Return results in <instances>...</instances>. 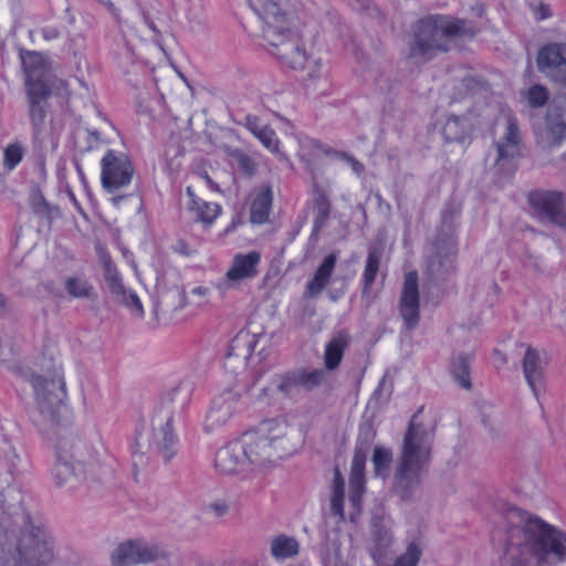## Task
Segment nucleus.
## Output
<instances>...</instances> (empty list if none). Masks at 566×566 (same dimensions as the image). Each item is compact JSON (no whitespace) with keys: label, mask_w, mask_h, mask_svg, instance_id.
Returning <instances> with one entry per match:
<instances>
[{"label":"nucleus","mask_w":566,"mask_h":566,"mask_svg":"<svg viewBox=\"0 0 566 566\" xmlns=\"http://www.w3.org/2000/svg\"><path fill=\"white\" fill-rule=\"evenodd\" d=\"M111 292L120 303L130 310V312L143 317L145 314L143 303L135 291L126 289L122 280L114 275L111 281Z\"/></svg>","instance_id":"35"},{"label":"nucleus","mask_w":566,"mask_h":566,"mask_svg":"<svg viewBox=\"0 0 566 566\" xmlns=\"http://www.w3.org/2000/svg\"><path fill=\"white\" fill-rule=\"evenodd\" d=\"M24 148L20 142L10 143L3 151V166L13 170L23 159Z\"/></svg>","instance_id":"43"},{"label":"nucleus","mask_w":566,"mask_h":566,"mask_svg":"<svg viewBox=\"0 0 566 566\" xmlns=\"http://www.w3.org/2000/svg\"><path fill=\"white\" fill-rule=\"evenodd\" d=\"M340 481H343V482H344V480H343V478H342V474H340L339 470H338V469H336V470H335V478H334V488H335L336 485H339Z\"/></svg>","instance_id":"58"},{"label":"nucleus","mask_w":566,"mask_h":566,"mask_svg":"<svg viewBox=\"0 0 566 566\" xmlns=\"http://www.w3.org/2000/svg\"><path fill=\"white\" fill-rule=\"evenodd\" d=\"M272 205V190L269 186H262L255 190L252 202L250 221L262 224L268 221Z\"/></svg>","instance_id":"34"},{"label":"nucleus","mask_w":566,"mask_h":566,"mask_svg":"<svg viewBox=\"0 0 566 566\" xmlns=\"http://www.w3.org/2000/svg\"><path fill=\"white\" fill-rule=\"evenodd\" d=\"M101 2H103L106 7H108L109 9H113L114 8V4L112 1L109 0H99Z\"/></svg>","instance_id":"63"},{"label":"nucleus","mask_w":566,"mask_h":566,"mask_svg":"<svg viewBox=\"0 0 566 566\" xmlns=\"http://www.w3.org/2000/svg\"><path fill=\"white\" fill-rule=\"evenodd\" d=\"M255 13L261 36L270 54L294 70L316 64V46L306 45L293 28L291 0H245Z\"/></svg>","instance_id":"2"},{"label":"nucleus","mask_w":566,"mask_h":566,"mask_svg":"<svg viewBox=\"0 0 566 566\" xmlns=\"http://www.w3.org/2000/svg\"><path fill=\"white\" fill-rule=\"evenodd\" d=\"M189 400V390L177 387L166 392L154 407L150 417L149 448L157 450L165 461L177 452L178 439L171 426Z\"/></svg>","instance_id":"9"},{"label":"nucleus","mask_w":566,"mask_h":566,"mask_svg":"<svg viewBox=\"0 0 566 566\" xmlns=\"http://www.w3.org/2000/svg\"><path fill=\"white\" fill-rule=\"evenodd\" d=\"M97 452L72 432L60 433L55 443V463L52 476L56 485H65L72 480L86 481L93 474Z\"/></svg>","instance_id":"8"},{"label":"nucleus","mask_w":566,"mask_h":566,"mask_svg":"<svg viewBox=\"0 0 566 566\" xmlns=\"http://www.w3.org/2000/svg\"><path fill=\"white\" fill-rule=\"evenodd\" d=\"M256 138L268 150L286 159L285 155L280 149V140L272 128L269 126L263 127V130L259 132Z\"/></svg>","instance_id":"44"},{"label":"nucleus","mask_w":566,"mask_h":566,"mask_svg":"<svg viewBox=\"0 0 566 566\" xmlns=\"http://www.w3.org/2000/svg\"><path fill=\"white\" fill-rule=\"evenodd\" d=\"M522 369L528 387L537 398L544 386V366L539 352L531 345L526 346V350L522 359Z\"/></svg>","instance_id":"26"},{"label":"nucleus","mask_w":566,"mask_h":566,"mask_svg":"<svg viewBox=\"0 0 566 566\" xmlns=\"http://www.w3.org/2000/svg\"><path fill=\"white\" fill-rule=\"evenodd\" d=\"M316 231H318V217H316L314 220H313V230H312V234H315Z\"/></svg>","instance_id":"60"},{"label":"nucleus","mask_w":566,"mask_h":566,"mask_svg":"<svg viewBox=\"0 0 566 566\" xmlns=\"http://www.w3.org/2000/svg\"><path fill=\"white\" fill-rule=\"evenodd\" d=\"M399 312L408 329H413L418 325L420 319V301L418 275L416 272H409L405 277Z\"/></svg>","instance_id":"21"},{"label":"nucleus","mask_w":566,"mask_h":566,"mask_svg":"<svg viewBox=\"0 0 566 566\" xmlns=\"http://www.w3.org/2000/svg\"><path fill=\"white\" fill-rule=\"evenodd\" d=\"M12 528L0 534V566H53L50 535L22 509L14 513Z\"/></svg>","instance_id":"4"},{"label":"nucleus","mask_w":566,"mask_h":566,"mask_svg":"<svg viewBox=\"0 0 566 566\" xmlns=\"http://www.w3.org/2000/svg\"><path fill=\"white\" fill-rule=\"evenodd\" d=\"M158 12L151 8L140 9V25L138 29H135L128 24L122 27L123 33L127 36L130 33H135L137 38L142 41H150L154 43L160 51H164L163 46V34L159 27V18Z\"/></svg>","instance_id":"24"},{"label":"nucleus","mask_w":566,"mask_h":566,"mask_svg":"<svg viewBox=\"0 0 566 566\" xmlns=\"http://www.w3.org/2000/svg\"><path fill=\"white\" fill-rule=\"evenodd\" d=\"M133 175L134 167L126 154L114 149L105 153L101 160V180L105 190L115 192L127 187Z\"/></svg>","instance_id":"12"},{"label":"nucleus","mask_w":566,"mask_h":566,"mask_svg":"<svg viewBox=\"0 0 566 566\" xmlns=\"http://www.w3.org/2000/svg\"><path fill=\"white\" fill-rule=\"evenodd\" d=\"M6 307V298L2 294H0V311H2Z\"/></svg>","instance_id":"62"},{"label":"nucleus","mask_w":566,"mask_h":566,"mask_svg":"<svg viewBox=\"0 0 566 566\" xmlns=\"http://www.w3.org/2000/svg\"><path fill=\"white\" fill-rule=\"evenodd\" d=\"M350 7L358 12L373 14V11L379 13V10L373 6L371 0H350Z\"/></svg>","instance_id":"48"},{"label":"nucleus","mask_w":566,"mask_h":566,"mask_svg":"<svg viewBox=\"0 0 566 566\" xmlns=\"http://www.w3.org/2000/svg\"><path fill=\"white\" fill-rule=\"evenodd\" d=\"M298 157L304 163L305 168L314 174L316 157L318 154L317 143L310 137H300L298 139Z\"/></svg>","instance_id":"40"},{"label":"nucleus","mask_w":566,"mask_h":566,"mask_svg":"<svg viewBox=\"0 0 566 566\" xmlns=\"http://www.w3.org/2000/svg\"><path fill=\"white\" fill-rule=\"evenodd\" d=\"M331 213V203L327 197L321 192V228L324 222L328 219Z\"/></svg>","instance_id":"50"},{"label":"nucleus","mask_w":566,"mask_h":566,"mask_svg":"<svg viewBox=\"0 0 566 566\" xmlns=\"http://www.w3.org/2000/svg\"><path fill=\"white\" fill-rule=\"evenodd\" d=\"M247 128L256 137L260 130H263L264 125H261L255 116H247Z\"/></svg>","instance_id":"51"},{"label":"nucleus","mask_w":566,"mask_h":566,"mask_svg":"<svg viewBox=\"0 0 566 566\" xmlns=\"http://www.w3.org/2000/svg\"><path fill=\"white\" fill-rule=\"evenodd\" d=\"M331 511L333 515L338 516L339 522L345 521L344 515V482L340 481L339 485H336L333 489V494L331 497Z\"/></svg>","instance_id":"45"},{"label":"nucleus","mask_w":566,"mask_h":566,"mask_svg":"<svg viewBox=\"0 0 566 566\" xmlns=\"http://www.w3.org/2000/svg\"><path fill=\"white\" fill-rule=\"evenodd\" d=\"M29 101V118L33 132V138L36 142H43L45 130L46 107L45 102L50 96V91H35L31 88L27 92Z\"/></svg>","instance_id":"25"},{"label":"nucleus","mask_w":566,"mask_h":566,"mask_svg":"<svg viewBox=\"0 0 566 566\" xmlns=\"http://www.w3.org/2000/svg\"><path fill=\"white\" fill-rule=\"evenodd\" d=\"M306 438L303 428L296 430L287 415L265 418L220 448L214 467L223 474L242 476L263 472L296 453Z\"/></svg>","instance_id":"1"},{"label":"nucleus","mask_w":566,"mask_h":566,"mask_svg":"<svg viewBox=\"0 0 566 566\" xmlns=\"http://www.w3.org/2000/svg\"><path fill=\"white\" fill-rule=\"evenodd\" d=\"M382 382H384V379L380 381V384L378 385L377 389L375 390V392H374L375 395L380 392Z\"/></svg>","instance_id":"64"},{"label":"nucleus","mask_w":566,"mask_h":566,"mask_svg":"<svg viewBox=\"0 0 566 566\" xmlns=\"http://www.w3.org/2000/svg\"><path fill=\"white\" fill-rule=\"evenodd\" d=\"M188 20L196 24H200L203 21V12L201 8L189 9L187 13Z\"/></svg>","instance_id":"53"},{"label":"nucleus","mask_w":566,"mask_h":566,"mask_svg":"<svg viewBox=\"0 0 566 566\" xmlns=\"http://www.w3.org/2000/svg\"><path fill=\"white\" fill-rule=\"evenodd\" d=\"M527 203L541 222L566 232V195L560 190L536 188L527 193Z\"/></svg>","instance_id":"11"},{"label":"nucleus","mask_w":566,"mask_h":566,"mask_svg":"<svg viewBox=\"0 0 566 566\" xmlns=\"http://www.w3.org/2000/svg\"><path fill=\"white\" fill-rule=\"evenodd\" d=\"M525 98L531 108H541L549 101L548 88L542 84H533L525 92Z\"/></svg>","instance_id":"42"},{"label":"nucleus","mask_w":566,"mask_h":566,"mask_svg":"<svg viewBox=\"0 0 566 566\" xmlns=\"http://www.w3.org/2000/svg\"><path fill=\"white\" fill-rule=\"evenodd\" d=\"M415 413L405 432L401 453L394 474V493L402 501L410 502L421 485V474L431 458L433 434L421 423Z\"/></svg>","instance_id":"5"},{"label":"nucleus","mask_w":566,"mask_h":566,"mask_svg":"<svg viewBox=\"0 0 566 566\" xmlns=\"http://www.w3.org/2000/svg\"><path fill=\"white\" fill-rule=\"evenodd\" d=\"M471 124L465 116L450 115L442 127V136L446 143H464L471 134Z\"/></svg>","instance_id":"33"},{"label":"nucleus","mask_w":566,"mask_h":566,"mask_svg":"<svg viewBox=\"0 0 566 566\" xmlns=\"http://www.w3.org/2000/svg\"><path fill=\"white\" fill-rule=\"evenodd\" d=\"M255 346V335L245 331L239 332L229 345L224 358V368L232 374H239L244 370Z\"/></svg>","instance_id":"19"},{"label":"nucleus","mask_w":566,"mask_h":566,"mask_svg":"<svg viewBox=\"0 0 566 566\" xmlns=\"http://www.w3.org/2000/svg\"><path fill=\"white\" fill-rule=\"evenodd\" d=\"M20 59L25 73L27 92L50 91V64L46 56L36 51H20Z\"/></svg>","instance_id":"17"},{"label":"nucleus","mask_w":566,"mask_h":566,"mask_svg":"<svg viewBox=\"0 0 566 566\" xmlns=\"http://www.w3.org/2000/svg\"><path fill=\"white\" fill-rule=\"evenodd\" d=\"M476 30L471 22L451 19L441 14H430L419 19L413 27V40L409 48L410 57L423 62L432 60L437 53L449 51L447 40L458 36H474Z\"/></svg>","instance_id":"7"},{"label":"nucleus","mask_w":566,"mask_h":566,"mask_svg":"<svg viewBox=\"0 0 566 566\" xmlns=\"http://www.w3.org/2000/svg\"><path fill=\"white\" fill-rule=\"evenodd\" d=\"M494 353L500 356V360H502L503 364L506 363V357L503 353H501L500 350H495Z\"/></svg>","instance_id":"61"},{"label":"nucleus","mask_w":566,"mask_h":566,"mask_svg":"<svg viewBox=\"0 0 566 566\" xmlns=\"http://www.w3.org/2000/svg\"><path fill=\"white\" fill-rule=\"evenodd\" d=\"M240 394L233 389H227L218 394L211 402L203 420V430L212 433L223 428L238 411Z\"/></svg>","instance_id":"16"},{"label":"nucleus","mask_w":566,"mask_h":566,"mask_svg":"<svg viewBox=\"0 0 566 566\" xmlns=\"http://www.w3.org/2000/svg\"><path fill=\"white\" fill-rule=\"evenodd\" d=\"M64 285L69 295L74 298H90L93 295L92 284L83 277H67Z\"/></svg>","instance_id":"41"},{"label":"nucleus","mask_w":566,"mask_h":566,"mask_svg":"<svg viewBox=\"0 0 566 566\" xmlns=\"http://www.w3.org/2000/svg\"><path fill=\"white\" fill-rule=\"evenodd\" d=\"M241 223L240 218H233L231 223L226 228V232L229 233L233 231Z\"/></svg>","instance_id":"57"},{"label":"nucleus","mask_w":566,"mask_h":566,"mask_svg":"<svg viewBox=\"0 0 566 566\" xmlns=\"http://www.w3.org/2000/svg\"><path fill=\"white\" fill-rule=\"evenodd\" d=\"M186 195L189 199L187 209L193 214L196 221L203 223L206 227L212 226L222 213L220 205L199 198L191 186L186 188Z\"/></svg>","instance_id":"28"},{"label":"nucleus","mask_w":566,"mask_h":566,"mask_svg":"<svg viewBox=\"0 0 566 566\" xmlns=\"http://www.w3.org/2000/svg\"><path fill=\"white\" fill-rule=\"evenodd\" d=\"M211 510H213L218 515H222L228 511V505L221 502H216L210 505Z\"/></svg>","instance_id":"55"},{"label":"nucleus","mask_w":566,"mask_h":566,"mask_svg":"<svg viewBox=\"0 0 566 566\" xmlns=\"http://www.w3.org/2000/svg\"><path fill=\"white\" fill-rule=\"evenodd\" d=\"M30 384L35 395V408L31 412L32 421L40 428L56 424L59 418L66 411L63 402L65 384L62 378L44 379L42 376L33 375Z\"/></svg>","instance_id":"10"},{"label":"nucleus","mask_w":566,"mask_h":566,"mask_svg":"<svg viewBox=\"0 0 566 566\" xmlns=\"http://www.w3.org/2000/svg\"><path fill=\"white\" fill-rule=\"evenodd\" d=\"M260 262L261 253L258 251L237 253L224 276L217 283V289L226 292L240 287L258 275Z\"/></svg>","instance_id":"14"},{"label":"nucleus","mask_w":566,"mask_h":566,"mask_svg":"<svg viewBox=\"0 0 566 566\" xmlns=\"http://www.w3.org/2000/svg\"><path fill=\"white\" fill-rule=\"evenodd\" d=\"M161 552L156 545L144 541H128L118 545L112 554L114 566L145 564L157 559Z\"/></svg>","instance_id":"18"},{"label":"nucleus","mask_w":566,"mask_h":566,"mask_svg":"<svg viewBox=\"0 0 566 566\" xmlns=\"http://www.w3.org/2000/svg\"><path fill=\"white\" fill-rule=\"evenodd\" d=\"M382 251L379 247H371L368 250L367 260L363 273V294H367L374 284L380 264Z\"/></svg>","instance_id":"39"},{"label":"nucleus","mask_w":566,"mask_h":566,"mask_svg":"<svg viewBox=\"0 0 566 566\" xmlns=\"http://www.w3.org/2000/svg\"><path fill=\"white\" fill-rule=\"evenodd\" d=\"M270 554L276 562H284L296 557L301 549L300 542L291 535L277 534L269 542Z\"/></svg>","instance_id":"30"},{"label":"nucleus","mask_w":566,"mask_h":566,"mask_svg":"<svg viewBox=\"0 0 566 566\" xmlns=\"http://www.w3.org/2000/svg\"><path fill=\"white\" fill-rule=\"evenodd\" d=\"M294 395L292 382L286 378L285 374H275L260 389L255 399L261 405L282 409Z\"/></svg>","instance_id":"22"},{"label":"nucleus","mask_w":566,"mask_h":566,"mask_svg":"<svg viewBox=\"0 0 566 566\" xmlns=\"http://www.w3.org/2000/svg\"><path fill=\"white\" fill-rule=\"evenodd\" d=\"M318 304V269L314 272L302 297L293 305L292 312L301 326H310L316 315Z\"/></svg>","instance_id":"23"},{"label":"nucleus","mask_w":566,"mask_h":566,"mask_svg":"<svg viewBox=\"0 0 566 566\" xmlns=\"http://www.w3.org/2000/svg\"><path fill=\"white\" fill-rule=\"evenodd\" d=\"M370 534L373 546L369 548V554L376 563H380L387 556L392 541V535L380 515L376 514L371 517Z\"/></svg>","instance_id":"29"},{"label":"nucleus","mask_w":566,"mask_h":566,"mask_svg":"<svg viewBox=\"0 0 566 566\" xmlns=\"http://www.w3.org/2000/svg\"><path fill=\"white\" fill-rule=\"evenodd\" d=\"M536 67L549 82L566 87V43L549 42L541 46Z\"/></svg>","instance_id":"13"},{"label":"nucleus","mask_w":566,"mask_h":566,"mask_svg":"<svg viewBox=\"0 0 566 566\" xmlns=\"http://www.w3.org/2000/svg\"><path fill=\"white\" fill-rule=\"evenodd\" d=\"M472 357L469 354L460 353L452 358L451 375L454 380L464 389H471V369Z\"/></svg>","instance_id":"37"},{"label":"nucleus","mask_w":566,"mask_h":566,"mask_svg":"<svg viewBox=\"0 0 566 566\" xmlns=\"http://www.w3.org/2000/svg\"><path fill=\"white\" fill-rule=\"evenodd\" d=\"M545 127L549 146L559 147L566 139V92L558 93L549 104Z\"/></svg>","instance_id":"20"},{"label":"nucleus","mask_w":566,"mask_h":566,"mask_svg":"<svg viewBox=\"0 0 566 566\" xmlns=\"http://www.w3.org/2000/svg\"><path fill=\"white\" fill-rule=\"evenodd\" d=\"M286 378L292 382L294 394L300 390H311L318 386V369L300 368L290 373H285Z\"/></svg>","instance_id":"36"},{"label":"nucleus","mask_w":566,"mask_h":566,"mask_svg":"<svg viewBox=\"0 0 566 566\" xmlns=\"http://www.w3.org/2000/svg\"><path fill=\"white\" fill-rule=\"evenodd\" d=\"M41 34L45 41H53L60 36L61 30L56 27L50 25L41 29Z\"/></svg>","instance_id":"52"},{"label":"nucleus","mask_w":566,"mask_h":566,"mask_svg":"<svg viewBox=\"0 0 566 566\" xmlns=\"http://www.w3.org/2000/svg\"><path fill=\"white\" fill-rule=\"evenodd\" d=\"M312 350V346H310L308 343H304L302 346H301V352L304 356H307L310 354V352Z\"/></svg>","instance_id":"59"},{"label":"nucleus","mask_w":566,"mask_h":566,"mask_svg":"<svg viewBox=\"0 0 566 566\" xmlns=\"http://www.w3.org/2000/svg\"><path fill=\"white\" fill-rule=\"evenodd\" d=\"M340 156L349 164V166L352 167L353 171L357 176H360V175L364 174L365 166L359 160H357L355 157H353L352 155H348L346 153H342Z\"/></svg>","instance_id":"49"},{"label":"nucleus","mask_w":566,"mask_h":566,"mask_svg":"<svg viewBox=\"0 0 566 566\" xmlns=\"http://www.w3.org/2000/svg\"><path fill=\"white\" fill-rule=\"evenodd\" d=\"M392 461L394 454L391 449L382 446H376L371 455L375 476L384 480L388 479Z\"/></svg>","instance_id":"38"},{"label":"nucleus","mask_w":566,"mask_h":566,"mask_svg":"<svg viewBox=\"0 0 566 566\" xmlns=\"http://www.w3.org/2000/svg\"><path fill=\"white\" fill-rule=\"evenodd\" d=\"M376 428L371 420H364L358 426L350 468L356 472L365 470L367 455L376 438Z\"/></svg>","instance_id":"27"},{"label":"nucleus","mask_w":566,"mask_h":566,"mask_svg":"<svg viewBox=\"0 0 566 566\" xmlns=\"http://www.w3.org/2000/svg\"><path fill=\"white\" fill-rule=\"evenodd\" d=\"M503 143L517 145L520 144V130L514 119H509L505 134L502 138Z\"/></svg>","instance_id":"47"},{"label":"nucleus","mask_w":566,"mask_h":566,"mask_svg":"<svg viewBox=\"0 0 566 566\" xmlns=\"http://www.w3.org/2000/svg\"><path fill=\"white\" fill-rule=\"evenodd\" d=\"M349 344L350 337L346 333H338L326 344L324 365L327 370H335L339 367Z\"/></svg>","instance_id":"32"},{"label":"nucleus","mask_w":566,"mask_h":566,"mask_svg":"<svg viewBox=\"0 0 566 566\" xmlns=\"http://www.w3.org/2000/svg\"><path fill=\"white\" fill-rule=\"evenodd\" d=\"M504 562L510 566H558L566 563V533L537 516L507 531Z\"/></svg>","instance_id":"3"},{"label":"nucleus","mask_w":566,"mask_h":566,"mask_svg":"<svg viewBox=\"0 0 566 566\" xmlns=\"http://www.w3.org/2000/svg\"><path fill=\"white\" fill-rule=\"evenodd\" d=\"M460 210L447 205L441 211L440 223L433 239L429 242L424 256L426 277L434 285L448 282L457 274L459 254Z\"/></svg>","instance_id":"6"},{"label":"nucleus","mask_w":566,"mask_h":566,"mask_svg":"<svg viewBox=\"0 0 566 566\" xmlns=\"http://www.w3.org/2000/svg\"><path fill=\"white\" fill-rule=\"evenodd\" d=\"M497 158H496V165H501V161L509 160L517 157L520 155L518 146L513 144H506V143H497Z\"/></svg>","instance_id":"46"},{"label":"nucleus","mask_w":566,"mask_h":566,"mask_svg":"<svg viewBox=\"0 0 566 566\" xmlns=\"http://www.w3.org/2000/svg\"><path fill=\"white\" fill-rule=\"evenodd\" d=\"M365 492V470L356 472L350 468L349 474V504L352 511L349 513V521L356 523L361 513L363 494Z\"/></svg>","instance_id":"31"},{"label":"nucleus","mask_w":566,"mask_h":566,"mask_svg":"<svg viewBox=\"0 0 566 566\" xmlns=\"http://www.w3.org/2000/svg\"><path fill=\"white\" fill-rule=\"evenodd\" d=\"M203 179L207 184V186L212 190V191H216V192H220V188L219 186L213 182V180L208 176V175H205L203 176Z\"/></svg>","instance_id":"56"},{"label":"nucleus","mask_w":566,"mask_h":566,"mask_svg":"<svg viewBox=\"0 0 566 566\" xmlns=\"http://www.w3.org/2000/svg\"><path fill=\"white\" fill-rule=\"evenodd\" d=\"M191 294L198 296L201 302H206L209 294V289L206 286H196L191 290Z\"/></svg>","instance_id":"54"},{"label":"nucleus","mask_w":566,"mask_h":566,"mask_svg":"<svg viewBox=\"0 0 566 566\" xmlns=\"http://www.w3.org/2000/svg\"><path fill=\"white\" fill-rule=\"evenodd\" d=\"M338 252H332L321 262V292L331 283H339V287L327 291L332 301H337L345 293L347 282L354 277L352 261L347 260L336 265Z\"/></svg>","instance_id":"15"}]
</instances>
